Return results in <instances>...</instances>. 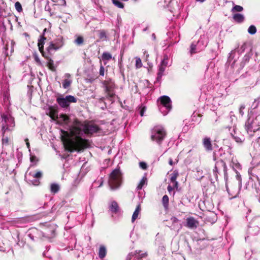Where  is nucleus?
<instances>
[{
  "mask_svg": "<svg viewBox=\"0 0 260 260\" xmlns=\"http://www.w3.org/2000/svg\"><path fill=\"white\" fill-rule=\"evenodd\" d=\"M215 67L214 63L212 62H210L209 63L208 65L207 66V69L206 71V74H207L208 73L212 74V73L214 71L213 68Z\"/></svg>",
  "mask_w": 260,
  "mask_h": 260,
  "instance_id": "nucleus-32",
  "label": "nucleus"
},
{
  "mask_svg": "<svg viewBox=\"0 0 260 260\" xmlns=\"http://www.w3.org/2000/svg\"><path fill=\"white\" fill-rule=\"evenodd\" d=\"M144 57L145 58V59L147 60V58L149 57V54H148V53L146 51H145L144 52Z\"/></svg>",
  "mask_w": 260,
  "mask_h": 260,
  "instance_id": "nucleus-55",
  "label": "nucleus"
},
{
  "mask_svg": "<svg viewBox=\"0 0 260 260\" xmlns=\"http://www.w3.org/2000/svg\"><path fill=\"white\" fill-rule=\"evenodd\" d=\"M28 236L30 238V239H31L32 240H35V238H34V236L32 235L31 233H29L28 234Z\"/></svg>",
  "mask_w": 260,
  "mask_h": 260,
  "instance_id": "nucleus-56",
  "label": "nucleus"
},
{
  "mask_svg": "<svg viewBox=\"0 0 260 260\" xmlns=\"http://www.w3.org/2000/svg\"><path fill=\"white\" fill-rule=\"evenodd\" d=\"M169 163L170 165L172 166L174 164V162H173L172 159L170 158L169 161Z\"/></svg>",
  "mask_w": 260,
  "mask_h": 260,
  "instance_id": "nucleus-59",
  "label": "nucleus"
},
{
  "mask_svg": "<svg viewBox=\"0 0 260 260\" xmlns=\"http://www.w3.org/2000/svg\"><path fill=\"white\" fill-rule=\"evenodd\" d=\"M159 110L160 112L164 116L166 115L169 113V112L171 110V109H160L159 108Z\"/></svg>",
  "mask_w": 260,
  "mask_h": 260,
  "instance_id": "nucleus-43",
  "label": "nucleus"
},
{
  "mask_svg": "<svg viewBox=\"0 0 260 260\" xmlns=\"http://www.w3.org/2000/svg\"><path fill=\"white\" fill-rule=\"evenodd\" d=\"M159 104L158 105V108L160 109H171V100L170 98L167 95H164L159 98Z\"/></svg>",
  "mask_w": 260,
  "mask_h": 260,
  "instance_id": "nucleus-10",
  "label": "nucleus"
},
{
  "mask_svg": "<svg viewBox=\"0 0 260 260\" xmlns=\"http://www.w3.org/2000/svg\"><path fill=\"white\" fill-rule=\"evenodd\" d=\"M107 250L105 246L101 245L99 251V256L100 258H103L106 256Z\"/></svg>",
  "mask_w": 260,
  "mask_h": 260,
  "instance_id": "nucleus-27",
  "label": "nucleus"
},
{
  "mask_svg": "<svg viewBox=\"0 0 260 260\" xmlns=\"http://www.w3.org/2000/svg\"><path fill=\"white\" fill-rule=\"evenodd\" d=\"M47 60V67L52 71L55 72L56 71V66L54 64L53 60L49 56H46L44 54V56Z\"/></svg>",
  "mask_w": 260,
  "mask_h": 260,
  "instance_id": "nucleus-20",
  "label": "nucleus"
},
{
  "mask_svg": "<svg viewBox=\"0 0 260 260\" xmlns=\"http://www.w3.org/2000/svg\"><path fill=\"white\" fill-rule=\"evenodd\" d=\"M45 40L46 38L44 36H41L40 39L38 40V43L39 51L42 53L43 56H44V54H45L43 51L44 41Z\"/></svg>",
  "mask_w": 260,
  "mask_h": 260,
  "instance_id": "nucleus-21",
  "label": "nucleus"
},
{
  "mask_svg": "<svg viewBox=\"0 0 260 260\" xmlns=\"http://www.w3.org/2000/svg\"><path fill=\"white\" fill-rule=\"evenodd\" d=\"M146 107L144 106L143 105H141V106H140L139 107V108L137 110V112H138L141 116H143L145 112L146 111Z\"/></svg>",
  "mask_w": 260,
  "mask_h": 260,
  "instance_id": "nucleus-35",
  "label": "nucleus"
},
{
  "mask_svg": "<svg viewBox=\"0 0 260 260\" xmlns=\"http://www.w3.org/2000/svg\"><path fill=\"white\" fill-rule=\"evenodd\" d=\"M122 182V174L119 168H117L110 173L108 184L110 189L115 190L118 189Z\"/></svg>",
  "mask_w": 260,
  "mask_h": 260,
  "instance_id": "nucleus-2",
  "label": "nucleus"
},
{
  "mask_svg": "<svg viewBox=\"0 0 260 260\" xmlns=\"http://www.w3.org/2000/svg\"><path fill=\"white\" fill-rule=\"evenodd\" d=\"M15 7L16 10L18 12H20L22 11L21 5L19 2H17L15 4Z\"/></svg>",
  "mask_w": 260,
  "mask_h": 260,
  "instance_id": "nucleus-42",
  "label": "nucleus"
},
{
  "mask_svg": "<svg viewBox=\"0 0 260 260\" xmlns=\"http://www.w3.org/2000/svg\"><path fill=\"white\" fill-rule=\"evenodd\" d=\"M232 136L236 142L238 143H241L242 142V140L240 138L235 136L233 134H232Z\"/></svg>",
  "mask_w": 260,
  "mask_h": 260,
  "instance_id": "nucleus-45",
  "label": "nucleus"
},
{
  "mask_svg": "<svg viewBox=\"0 0 260 260\" xmlns=\"http://www.w3.org/2000/svg\"><path fill=\"white\" fill-rule=\"evenodd\" d=\"M246 47V45L245 43H244L241 46L240 48L238 47L237 48L232 50L231 51V52L229 53V59L230 60L231 59L234 58V54L235 53V52L236 51H237L240 54L242 53L245 51Z\"/></svg>",
  "mask_w": 260,
  "mask_h": 260,
  "instance_id": "nucleus-15",
  "label": "nucleus"
},
{
  "mask_svg": "<svg viewBox=\"0 0 260 260\" xmlns=\"http://www.w3.org/2000/svg\"><path fill=\"white\" fill-rule=\"evenodd\" d=\"M251 54H250V53L246 54L244 55L240 64L241 69L244 67L246 63L249 62L251 58Z\"/></svg>",
  "mask_w": 260,
  "mask_h": 260,
  "instance_id": "nucleus-28",
  "label": "nucleus"
},
{
  "mask_svg": "<svg viewBox=\"0 0 260 260\" xmlns=\"http://www.w3.org/2000/svg\"><path fill=\"white\" fill-rule=\"evenodd\" d=\"M58 207V205H57V204H54V205L51 208V212H53L55 211L56 210H57Z\"/></svg>",
  "mask_w": 260,
  "mask_h": 260,
  "instance_id": "nucleus-52",
  "label": "nucleus"
},
{
  "mask_svg": "<svg viewBox=\"0 0 260 260\" xmlns=\"http://www.w3.org/2000/svg\"><path fill=\"white\" fill-rule=\"evenodd\" d=\"M62 46L63 42L61 39L55 40L50 42V44L47 48V52L51 55L60 49Z\"/></svg>",
  "mask_w": 260,
  "mask_h": 260,
  "instance_id": "nucleus-9",
  "label": "nucleus"
},
{
  "mask_svg": "<svg viewBox=\"0 0 260 260\" xmlns=\"http://www.w3.org/2000/svg\"><path fill=\"white\" fill-rule=\"evenodd\" d=\"M166 67L162 66V64H160L159 66L158 72L157 73V80L158 81H160L164 75V73L166 70Z\"/></svg>",
  "mask_w": 260,
  "mask_h": 260,
  "instance_id": "nucleus-25",
  "label": "nucleus"
},
{
  "mask_svg": "<svg viewBox=\"0 0 260 260\" xmlns=\"http://www.w3.org/2000/svg\"><path fill=\"white\" fill-rule=\"evenodd\" d=\"M99 38L102 41H107L108 37L107 35V31L105 29H100L98 30Z\"/></svg>",
  "mask_w": 260,
  "mask_h": 260,
  "instance_id": "nucleus-23",
  "label": "nucleus"
},
{
  "mask_svg": "<svg viewBox=\"0 0 260 260\" xmlns=\"http://www.w3.org/2000/svg\"><path fill=\"white\" fill-rule=\"evenodd\" d=\"M168 59L169 57L167 54H165L164 55L163 59L161 60L160 64H162V66L167 67L168 65Z\"/></svg>",
  "mask_w": 260,
  "mask_h": 260,
  "instance_id": "nucleus-37",
  "label": "nucleus"
},
{
  "mask_svg": "<svg viewBox=\"0 0 260 260\" xmlns=\"http://www.w3.org/2000/svg\"><path fill=\"white\" fill-rule=\"evenodd\" d=\"M61 118L64 123L72 124L71 133L74 137L62 139L66 149L70 152L80 151L86 147V140L82 138L84 134H92L100 129L96 124H83L76 118L72 120L67 115H63Z\"/></svg>",
  "mask_w": 260,
  "mask_h": 260,
  "instance_id": "nucleus-1",
  "label": "nucleus"
},
{
  "mask_svg": "<svg viewBox=\"0 0 260 260\" xmlns=\"http://www.w3.org/2000/svg\"><path fill=\"white\" fill-rule=\"evenodd\" d=\"M109 209L111 213L115 214L118 213L120 209L117 203L115 201H112L109 204Z\"/></svg>",
  "mask_w": 260,
  "mask_h": 260,
  "instance_id": "nucleus-16",
  "label": "nucleus"
},
{
  "mask_svg": "<svg viewBox=\"0 0 260 260\" xmlns=\"http://www.w3.org/2000/svg\"><path fill=\"white\" fill-rule=\"evenodd\" d=\"M56 102L61 107L67 108L69 107L70 103H76L77 99L73 95H69L65 98H57Z\"/></svg>",
  "mask_w": 260,
  "mask_h": 260,
  "instance_id": "nucleus-7",
  "label": "nucleus"
},
{
  "mask_svg": "<svg viewBox=\"0 0 260 260\" xmlns=\"http://www.w3.org/2000/svg\"><path fill=\"white\" fill-rule=\"evenodd\" d=\"M26 181L30 184L34 185H38L40 183V179L31 177L30 175H25Z\"/></svg>",
  "mask_w": 260,
  "mask_h": 260,
  "instance_id": "nucleus-19",
  "label": "nucleus"
},
{
  "mask_svg": "<svg viewBox=\"0 0 260 260\" xmlns=\"http://www.w3.org/2000/svg\"><path fill=\"white\" fill-rule=\"evenodd\" d=\"M112 58L111 54L109 52H105L102 54V58L103 60L108 61L112 59Z\"/></svg>",
  "mask_w": 260,
  "mask_h": 260,
  "instance_id": "nucleus-34",
  "label": "nucleus"
},
{
  "mask_svg": "<svg viewBox=\"0 0 260 260\" xmlns=\"http://www.w3.org/2000/svg\"><path fill=\"white\" fill-rule=\"evenodd\" d=\"M25 175H30L32 178H37L40 179L42 177V173L41 171H37V172H29L26 173Z\"/></svg>",
  "mask_w": 260,
  "mask_h": 260,
  "instance_id": "nucleus-30",
  "label": "nucleus"
},
{
  "mask_svg": "<svg viewBox=\"0 0 260 260\" xmlns=\"http://www.w3.org/2000/svg\"><path fill=\"white\" fill-rule=\"evenodd\" d=\"M248 32L250 35L255 34L256 32V27L253 25H250L248 29Z\"/></svg>",
  "mask_w": 260,
  "mask_h": 260,
  "instance_id": "nucleus-38",
  "label": "nucleus"
},
{
  "mask_svg": "<svg viewBox=\"0 0 260 260\" xmlns=\"http://www.w3.org/2000/svg\"><path fill=\"white\" fill-rule=\"evenodd\" d=\"M139 253H140V252ZM147 255V254L146 252L141 253V254L139 253L137 254V256H138L140 258V260H141V258L142 257H146Z\"/></svg>",
  "mask_w": 260,
  "mask_h": 260,
  "instance_id": "nucleus-49",
  "label": "nucleus"
},
{
  "mask_svg": "<svg viewBox=\"0 0 260 260\" xmlns=\"http://www.w3.org/2000/svg\"><path fill=\"white\" fill-rule=\"evenodd\" d=\"M59 189V185L57 183H52L50 185V191L53 194L57 193Z\"/></svg>",
  "mask_w": 260,
  "mask_h": 260,
  "instance_id": "nucleus-31",
  "label": "nucleus"
},
{
  "mask_svg": "<svg viewBox=\"0 0 260 260\" xmlns=\"http://www.w3.org/2000/svg\"><path fill=\"white\" fill-rule=\"evenodd\" d=\"M46 30H47V29H46V28H45V29L43 30V34H42V35L41 36H44V35H45V32H46Z\"/></svg>",
  "mask_w": 260,
  "mask_h": 260,
  "instance_id": "nucleus-63",
  "label": "nucleus"
},
{
  "mask_svg": "<svg viewBox=\"0 0 260 260\" xmlns=\"http://www.w3.org/2000/svg\"><path fill=\"white\" fill-rule=\"evenodd\" d=\"M174 188H175V187H173V186H171V185H169L167 187L168 191L170 193L173 189Z\"/></svg>",
  "mask_w": 260,
  "mask_h": 260,
  "instance_id": "nucleus-53",
  "label": "nucleus"
},
{
  "mask_svg": "<svg viewBox=\"0 0 260 260\" xmlns=\"http://www.w3.org/2000/svg\"><path fill=\"white\" fill-rule=\"evenodd\" d=\"M214 159L216 162L213 172L215 178H217V173H219L221 171H223L224 177H225L227 169L225 163L221 159L216 160V158H214Z\"/></svg>",
  "mask_w": 260,
  "mask_h": 260,
  "instance_id": "nucleus-8",
  "label": "nucleus"
},
{
  "mask_svg": "<svg viewBox=\"0 0 260 260\" xmlns=\"http://www.w3.org/2000/svg\"><path fill=\"white\" fill-rule=\"evenodd\" d=\"M2 122L5 123L7 125L13 128L15 126L14 119L10 114H3L1 115Z\"/></svg>",
  "mask_w": 260,
  "mask_h": 260,
  "instance_id": "nucleus-12",
  "label": "nucleus"
},
{
  "mask_svg": "<svg viewBox=\"0 0 260 260\" xmlns=\"http://www.w3.org/2000/svg\"><path fill=\"white\" fill-rule=\"evenodd\" d=\"M203 145L206 151H211L212 150L213 148L210 138L205 137L203 140Z\"/></svg>",
  "mask_w": 260,
  "mask_h": 260,
  "instance_id": "nucleus-14",
  "label": "nucleus"
},
{
  "mask_svg": "<svg viewBox=\"0 0 260 260\" xmlns=\"http://www.w3.org/2000/svg\"><path fill=\"white\" fill-rule=\"evenodd\" d=\"M139 166L143 170H146L147 168V165L145 162H140L139 163Z\"/></svg>",
  "mask_w": 260,
  "mask_h": 260,
  "instance_id": "nucleus-44",
  "label": "nucleus"
},
{
  "mask_svg": "<svg viewBox=\"0 0 260 260\" xmlns=\"http://www.w3.org/2000/svg\"><path fill=\"white\" fill-rule=\"evenodd\" d=\"M12 127L7 125L5 123H4V122L2 121V134L3 135H4V134L7 131H11Z\"/></svg>",
  "mask_w": 260,
  "mask_h": 260,
  "instance_id": "nucleus-33",
  "label": "nucleus"
},
{
  "mask_svg": "<svg viewBox=\"0 0 260 260\" xmlns=\"http://www.w3.org/2000/svg\"><path fill=\"white\" fill-rule=\"evenodd\" d=\"M162 202L165 207H167L169 203V197L167 195H165L162 199Z\"/></svg>",
  "mask_w": 260,
  "mask_h": 260,
  "instance_id": "nucleus-40",
  "label": "nucleus"
},
{
  "mask_svg": "<svg viewBox=\"0 0 260 260\" xmlns=\"http://www.w3.org/2000/svg\"><path fill=\"white\" fill-rule=\"evenodd\" d=\"M141 211V206L140 205H137L136 207V208L133 213V214L132 215V222H134L138 217V216L140 214Z\"/></svg>",
  "mask_w": 260,
  "mask_h": 260,
  "instance_id": "nucleus-24",
  "label": "nucleus"
},
{
  "mask_svg": "<svg viewBox=\"0 0 260 260\" xmlns=\"http://www.w3.org/2000/svg\"><path fill=\"white\" fill-rule=\"evenodd\" d=\"M147 183V179L146 176L143 177L142 179L140 180L138 185L137 187V190H140L142 188V187L146 185Z\"/></svg>",
  "mask_w": 260,
  "mask_h": 260,
  "instance_id": "nucleus-29",
  "label": "nucleus"
},
{
  "mask_svg": "<svg viewBox=\"0 0 260 260\" xmlns=\"http://www.w3.org/2000/svg\"><path fill=\"white\" fill-rule=\"evenodd\" d=\"M167 135L166 131L161 125L155 126L151 133V139L152 141L160 145Z\"/></svg>",
  "mask_w": 260,
  "mask_h": 260,
  "instance_id": "nucleus-3",
  "label": "nucleus"
},
{
  "mask_svg": "<svg viewBox=\"0 0 260 260\" xmlns=\"http://www.w3.org/2000/svg\"><path fill=\"white\" fill-rule=\"evenodd\" d=\"M2 142L3 144H8L9 142V139L8 137L3 138L2 139Z\"/></svg>",
  "mask_w": 260,
  "mask_h": 260,
  "instance_id": "nucleus-50",
  "label": "nucleus"
},
{
  "mask_svg": "<svg viewBox=\"0 0 260 260\" xmlns=\"http://www.w3.org/2000/svg\"><path fill=\"white\" fill-rule=\"evenodd\" d=\"M171 221L174 224H178L179 223V220L176 217H171Z\"/></svg>",
  "mask_w": 260,
  "mask_h": 260,
  "instance_id": "nucleus-46",
  "label": "nucleus"
},
{
  "mask_svg": "<svg viewBox=\"0 0 260 260\" xmlns=\"http://www.w3.org/2000/svg\"><path fill=\"white\" fill-rule=\"evenodd\" d=\"M105 99V98H102L100 99V103H102L103 102H104V101Z\"/></svg>",
  "mask_w": 260,
  "mask_h": 260,
  "instance_id": "nucleus-62",
  "label": "nucleus"
},
{
  "mask_svg": "<svg viewBox=\"0 0 260 260\" xmlns=\"http://www.w3.org/2000/svg\"><path fill=\"white\" fill-rule=\"evenodd\" d=\"M243 10V8L242 6L239 5H234L232 8L231 11L232 12H242Z\"/></svg>",
  "mask_w": 260,
  "mask_h": 260,
  "instance_id": "nucleus-36",
  "label": "nucleus"
},
{
  "mask_svg": "<svg viewBox=\"0 0 260 260\" xmlns=\"http://www.w3.org/2000/svg\"><path fill=\"white\" fill-rule=\"evenodd\" d=\"M141 252L140 250H136L128 254L126 257V260H140V258L137 256V254Z\"/></svg>",
  "mask_w": 260,
  "mask_h": 260,
  "instance_id": "nucleus-22",
  "label": "nucleus"
},
{
  "mask_svg": "<svg viewBox=\"0 0 260 260\" xmlns=\"http://www.w3.org/2000/svg\"><path fill=\"white\" fill-rule=\"evenodd\" d=\"M83 38L81 36H79L77 38V39L74 41V43L78 45H81L83 43Z\"/></svg>",
  "mask_w": 260,
  "mask_h": 260,
  "instance_id": "nucleus-39",
  "label": "nucleus"
},
{
  "mask_svg": "<svg viewBox=\"0 0 260 260\" xmlns=\"http://www.w3.org/2000/svg\"><path fill=\"white\" fill-rule=\"evenodd\" d=\"M122 56H121L120 58L118 60V66L120 70H121V68L122 67Z\"/></svg>",
  "mask_w": 260,
  "mask_h": 260,
  "instance_id": "nucleus-51",
  "label": "nucleus"
},
{
  "mask_svg": "<svg viewBox=\"0 0 260 260\" xmlns=\"http://www.w3.org/2000/svg\"><path fill=\"white\" fill-rule=\"evenodd\" d=\"M245 108V107L244 105H241L239 109V113L242 116L244 115V109Z\"/></svg>",
  "mask_w": 260,
  "mask_h": 260,
  "instance_id": "nucleus-47",
  "label": "nucleus"
},
{
  "mask_svg": "<svg viewBox=\"0 0 260 260\" xmlns=\"http://www.w3.org/2000/svg\"><path fill=\"white\" fill-rule=\"evenodd\" d=\"M233 19L238 23H242L244 20V16L240 13H236L233 15Z\"/></svg>",
  "mask_w": 260,
  "mask_h": 260,
  "instance_id": "nucleus-26",
  "label": "nucleus"
},
{
  "mask_svg": "<svg viewBox=\"0 0 260 260\" xmlns=\"http://www.w3.org/2000/svg\"><path fill=\"white\" fill-rule=\"evenodd\" d=\"M35 60H36L37 62H39V63H40V59H39V57H38L37 56H36L35 57Z\"/></svg>",
  "mask_w": 260,
  "mask_h": 260,
  "instance_id": "nucleus-61",
  "label": "nucleus"
},
{
  "mask_svg": "<svg viewBox=\"0 0 260 260\" xmlns=\"http://www.w3.org/2000/svg\"><path fill=\"white\" fill-rule=\"evenodd\" d=\"M64 77L66 79H65L62 82V86L64 89H67L70 86L72 82V80L70 79L71 75L69 73H66L64 75Z\"/></svg>",
  "mask_w": 260,
  "mask_h": 260,
  "instance_id": "nucleus-18",
  "label": "nucleus"
},
{
  "mask_svg": "<svg viewBox=\"0 0 260 260\" xmlns=\"http://www.w3.org/2000/svg\"><path fill=\"white\" fill-rule=\"evenodd\" d=\"M198 221L193 217H190L186 219V226L190 229H196L198 225Z\"/></svg>",
  "mask_w": 260,
  "mask_h": 260,
  "instance_id": "nucleus-13",
  "label": "nucleus"
},
{
  "mask_svg": "<svg viewBox=\"0 0 260 260\" xmlns=\"http://www.w3.org/2000/svg\"><path fill=\"white\" fill-rule=\"evenodd\" d=\"M254 123H256L253 120H251L249 117L245 123V128L247 131L256 132L260 129V122L258 123V125L254 126Z\"/></svg>",
  "mask_w": 260,
  "mask_h": 260,
  "instance_id": "nucleus-11",
  "label": "nucleus"
},
{
  "mask_svg": "<svg viewBox=\"0 0 260 260\" xmlns=\"http://www.w3.org/2000/svg\"><path fill=\"white\" fill-rule=\"evenodd\" d=\"M197 173H198V174H200V175L201 176V178L203 177V176H203V175H202L203 172H202V170H201V171H200V170H198V171H197Z\"/></svg>",
  "mask_w": 260,
  "mask_h": 260,
  "instance_id": "nucleus-58",
  "label": "nucleus"
},
{
  "mask_svg": "<svg viewBox=\"0 0 260 260\" xmlns=\"http://www.w3.org/2000/svg\"><path fill=\"white\" fill-rule=\"evenodd\" d=\"M142 67V63L140 58L136 57V67L137 69L140 68Z\"/></svg>",
  "mask_w": 260,
  "mask_h": 260,
  "instance_id": "nucleus-41",
  "label": "nucleus"
},
{
  "mask_svg": "<svg viewBox=\"0 0 260 260\" xmlns=\"http://www.w3.org/2000/svg\"><path fill=\"white\" fill-rule=\"evenodd\" d=\"M25 141L26 142V145H27V148H29V146H30V145H29V142H28V139H26L25 140Z\"/></svg>",
  "mask_w": 260,
  "mask_h": 260,
  "instance_id": "nucleus-57",
  "label": "nucleus"
},
{
  "mask_svg": "<svg viewBox=\"0 0 260 260\" xmlns=\"http://www.w3.org/2000/svg\"><path fill=\"white\" fill-rule=\"evenodd\" d=\"M100 74L102 76H104V68L103 67H101L100 71Z\"/></svg>",
  "mask_w": 260,
  "mask_h": 260,
  "instance_id": "nucleus-54",
  "label": "nucleus"
},
{
  "mask_svg": "<svg viewBox=\"0 0 260 260\" xmlns=\"http://www.w3.org/2000/svg\"><path fill=\"white\" fill-rule=\"evenodd\" d=\"M103 85L106 93V98L112 103L113 102L116 96L114 91L115 87L114 82L111 79H107L103 82Z\"/></svg>",
  "mask_w": 260,
  "mask_h": 260,
  "instance_id": "nucleus-4",
  "label": "nucleus"
},
{
  "mask_svg": "<svg viewBox=\"0 0 260 260\" xmlns=\"http://www.w3.org/2000/svg\"><path fill=\"white\" fill-rule=\"evenodd\" d=\"M208 44L207 38L205 35L201 36L197 43H192L190 46L191 54L199 52L204 49Z\"/></svg>",
  "mask_w": 260,
  "mask_h": 260,
  "instance_id": "nucleus-5",
  "label": "nucleus"
},
{
  "mask_svg": "<svg viewBox=\"0 0 260 260\" xmlns=\"http://www.w3.org/2000/svg\"><path fill=\"white\" fill-rule=\"evenodd\" d=\"M178 172L177 171L175 170L173 171V172L171 174L170 176V181L171 183L173 184V187H178V182L176 181V179L177 177L178 176Z\"/></svg>",
  "mask_w": 260,
  "mask_h": 260,
  "instance_id": "nucleus-17",
  "label": "nucleus"
},
{
  "mask_svg": "<svg viewBox=\"0 0 260 260\" xmlns=\"http://www.w3.org/2000/svg\"><path fill=\"white\" fill-rule=\"evenodd\" d=\"M152 38H153V40H155V35L154 34H153L152 35Z\"/></svg>",
  "mask_w": 260,
  "mask_h": 260,
  "instance_id": "nucleus-64",
  "label": "nucleus"
},
{
  "mask_svg": "<svg viewBox=\"0 0 260 260\" xmlns=\"http://www.w3.org/2000/svg\"><path fill=\"white\" fill-rule=\"evenodd\" d=\"M257 103L256 104V105L254 106V108H253L252 110L253 111H251V112H252V113H255V109L257 108Z\"/></svg>",
  "mask_w": 260,
  "mask_h": 260,
  "instance_id": "nucleus-60",
  "label": "nucleus"
},
{
  "mask_svg": "<svg viewBox=\"0 0 260 260\" xmlns=\"http://www.w3.org/2000/svg\"><path fill=\"white\" fill-rule=\"evenodd\" d=\"M236 173H237L236 178L239 181V186H241V183H242L241 175H240L239 173H238L237 172Z\"/></svg>",
  "mask_w": 260,
  "mask_h": 260,
  "instance_id": "nucleus-48",
  "label": "nucleus"
},
{
  "mask_svg": "<svg viewBox=\"0 0 260 260\" xmlns=\"http://www.w3.org/2000/svg\"><path fill=\"white\" fill-rule=\"evenodd\" d=\"M56 225L54 223H46L43 225L40 232L42 236L47 239H51L55 236Z\"/></svg>",
  "mask_w": 260,
  "mask_h": 260,
  "instance_id": "nucleus-6",
  "label": "nucleus"
}]
</instances>
